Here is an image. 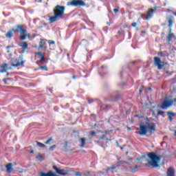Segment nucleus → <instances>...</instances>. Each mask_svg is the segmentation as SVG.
<instances>
[{
    "label": "nucleus",
    "mask_w": 176,
    "mask_h": 176,
    "mask_svg": "<svg viewBox=\"0 0 176 176\" xmlns=\"http://www.w3.org/2000/svg\"><path fill=\"white\" fill-rule=\"evenodd\" d=\"M16 30H14V28L11 29L8 32H7V34H6V36L8 38H12L13 37V32L14 33H20L21 36L19 37V40L24 41L25 38H30V34H28V31L25 28V26L24 25H16Z\"/></svg>",
    "instance_id": "nucleus-1"
},
{
    "label": "nucleus",
    "mask_w": 176,
    "mask_h": 176,
    "mask_svg": "<svg viewBox=\"0 0 176 176\" xmlns=\"http://www.w3.org/2000/svg\"><path fill=\"white\" fill-rule=\"evenodd\" d=\"M65 7L63 6L57 5L53 9L54 16L49 18L50 23H54L60 19H64Z\"/></svg>",
    "instance_id": "nucleus-2"
},
{
    "label": "nucleus",
    "mask_w": 176,
    "mask_h": 176,
    "mask_svg": "<svg viewBox=\"0 0 176 176\" xmlns=\"http://www.w3.org/2000/svg\"><path fill=\"white\" fill-rule=\"evenodd\" d=\"M138 130L139 131V135L140 136L146 135L148 133H149L150 135H152L153 131H155L156 130L155 124L154 123L146 122L144 124H140Z\"/></svg>",
    "instance_id": "nucleus-3"
},
{
    "label": "nucleus",
    "mask_w": 176,
    "mask_h": 176,
    "mask_svg": "<svg viewBox=\"0 0 176 176\" xmlns=\"http://www.w3.org/2000/svg\"><path fill=\"white\" fill-rule=\"evenodd\" d=\"M148 157L151 161L148 160H146L147 163L145 164L146 167L153 168L159 166L158 162L160 161L161 157L160 156H157L156 153H148Z\"/></svg>",
    "instance_id": "nucleus-4"
},
{
    "label": "nucleus",
    "mask_w": 176,
    "mask_h": 176,
    "mask_svg": "<svg viewBox=\"0 0 176 176\" xmlns=\"http://www.w3.org/2000/svg\"><path fill=\"white\" fill-rule=\"evenodd\" d=\"M173 104V101L172 99L168 98H165L162 104L160 105V108L163 110H166Z\"/></svg>",
    "instance_id": "nucleus-5"
},
{
    "label": "nucleus",
    "mask_w": 176,
    "mask_h": 176,
    "mask_svg": "<svg viewBox=\"0 0 176 176\" xmlns=\"http://www.w3.org/2000/svg\"><path fill=\"white\" fill-rule=\"evenodd\" d=\"M52 168L56 171V174H59V175H68L69 174L71 169L69 168H66V170L65 169H58V168L56 166H53Z\"/></svg>",
    "instance_id": "nucleus-6"
},
{
    "label": "nucleus",
    "mask_w": 176,
    "mask_h": 176,
    "mask_svg": "<svg viewBox=\"0 0 176 176\" xmlns=\"http://www.w3.org/2000/svg\"><path fill=\"white\" fill-rule=\"evenodd\" d=\"M68 5H71V6H75L76 8L86 6L85 2L82 0H72L68 3Z\"/></svg>",
    "instance_id": "nucleus-7"
},
{
    "label": "nucleus",
    "mask_w": 176,
    "mask_h": 176,
    "mask_svg": "<svg viewBox=\"0 0 176 176\" xmlns=\"http://www.w3.org/2000/svg\"><path fill=\"white\" fill-rule=\"evenodd\" d=\"M10 64L12 67H19L21 65H24V60H21V62L15 58H12L10 59Z\"/></svg>",
    "instance_id": "nucleus-8"
},
{
    "label": "nucleus",
    "mask_w": 176,
    "mask_h": 176,
    "mask_svg": "<svg viewBox=\"0 0 176 176\" xmlns=\"http://www.w3.org/2000/svg\"><path fill=\"white\" fill-rule=\"evenodd\" d=\"M154 65L157 67L158 69H162L164 67V63L157 56L154 57Z\"/></svg>",
    "instance_id": "nucleus-9"
},
{
    "label": "nucleus",
    "mask_w": 176,
    "mask_h": 176,
    "mask_svg": "<svg viewBox=\"0 0 176 176\" xmlns=\"http://www.w3.org/2000/svg\"><path fill=\"white\" fill-rule=\"evenodd\" d=\"M156 12V9L148 8L146 15L145 19L146 21H149L153 16V14Z\"/></svg>",
    "instance_id": "nucleus-10"
},
{
    "label": "nucleus",
    "mask_w": 176,
    "mask_h": 176,
    "mask_svg": "<svg viewBox=\"0 0 176 176\" xmlns=\"http://www.w3.org/2000/svg\"><path fill=\"white\" fill-rule=\"evenodd\" d=\"M167 19H168V22L169 32H171L172 27L173 25V16L172 15H170L167 18Z\"/></svg>",
    "instance_id": "nucleus-11"
},
{
    "label": "nucleus",
    "mask_w": 176,
    "mask_h": 176,
    "mask_svg": "<svg viewBox=\"0 0 176 176\" xmlns=\"http://www.w3.org/2000/svg\"><path fill=\"white\" fill-rule=\"evenodd\" d=\"M167 176H175V170L173 167H169L166 172Z\"/></svg>",
    "instance_id": "nucleus-12"
},
{
    "label": "nucleus",
    "mask_w": 176,
    "mask_h": 176,
    "mask_svg": "<svg viewBox=\"0 0 176 176\" xmlns=\"http://www.w3.org/2000/svg\"><path fill=\"white\" fill-rule=\"evenodd\" d=\"M46 41L44 39H41V42L39 43V49L41 50H46L47 49V47L45 46Z\"/></svg>",
    "instance_id": "nucleus-13"
},
{
    "label": "nucleus",
    "mask_w": 176,
    "mask_h": 176,
    "mask_svg": "<svg viewBox=\"0 0 176 176\" xmlns=\"http://www.w3.org/2000/svg\"><path fill=\"white\" fill-rule=\"evenodd\" d=\"M167 116L168 118L169 121L173 122L174 118L176 116V113L173 111H166Z\"/></svg>",
    "instance_id": "nucleus-14"
},
{
    "label": "nucleus",
    "mask_w": 176,
    "mask_h": 176,
    "mask_svg": "<svg viewBox=\"0 0 176 176\" xmlns=\"http://www.w3.org/2000/svg\"><path fill=\"white\" fill-rule=\"evenodd\" d=\"M35 55L39 56L40 63H45L46 61V58L41 52H36Z\"/></svg>",
    "instance_id": "nucleus-15"
},
{
    "label": "nucleus",
    "mask_w": 176,
    "mask_h": 176,
    "mask_svg": "<svg viewBox=\"0 0 176 176\" xmlns=\"http://www.w3.org/2000/svg\"><path fill=\"white\" fill-rule=\"evenodd\" d=\"M20 47H21L23 51H25L28 50V43L27 41H23L20 45Z\"/></svg>",
    "instance_id": "nucleus-16"
},
{
    "label": "nucleus",
    "mask_w": 176,
    "mask_h": 176,
    "mask_svg": "<svg viewBox=\"0 0 176 176\" xmlns=\"http://www.w3.org/2000/svg\"><path fill=\"white\" fill-rule=\"evenodd\" d=\"M41 176H57V175L55 173L50 170V171H48V173H47L41 172Z\"/></svg>",
    "instance_id": "nucleus-17"
},
{
    "label": "nucleus",
    "mask_w": 176,
    "mask_h": 176,
    "mask_svg": "<svg viewBox=\"0 0 176 176\" xmlns=\"http://www.w3.org/2000/svg\"><path fill=\"white\" fill-rule=\"evenodd\" d=\"M168 38V43L170 44V42L173 41L172 38L176 39V36L171 32H169V35L167 36Z\"/></svg>",
    "instance_id": "nucleus-18"
},
{
    "label": "nucleus",
    "mask_w": 176,
    "mask_h": 176,
    "mask_svg": "<svg viewBox=\"0 0 176 176\" xmlns=\"http://www.w3.org/2000/svg\"><path fill=\"white\" fill-rule=\"evenodd\" d=\"M86 141H87V140H86L85 138H80L79 142H80V144H81L80 145V148H84V147L85 146V145H86Z\"/></svg>",
    "instance_id": "nucleus-19"
},
{
    "label": "nucleus",
    "mask_w": 176,
    "mask_h": 176,
    "mask_svg": "<svg viewBox=\"0 0 176 176\" xmlns=\"http://www.w3.org/2000/svg\"><path fill=\"white\" fill-rule=\"evenodd\" d=\"M6 168H7V173H12L13 171L12 163H10L6 165Z\"/></svg>",
    "instance_id": "nucleus-20"
},
{
    "label": "nucleus",
    "mask_w": 176,
    "mask_h": 176,
    "mask_svg": "<svg viewBox=\"0 0 176 176\" xmlns=\"http://www.w3.org/2000/svg\"><path fill=\"white\" fill-rule=\"evenodd\" d=\"M8 67V64L7 63L2 64L1 66V67L2 68L1 72V73L6 72V71H7L6 67Z\"/></svg>",
    "instance_id": "nucleus-21"
},
{
    "label": "nucleus",
    "mask_w": 176,
    "mask_h": 176,
    "mask_svg": "<svg viewBox=\"0 0 176 176\" xmlns=\"http://www.w3.org/2000/svg\"><path fill=\"white\" fill-rule=\"evenodd\" d=\"M138 165H135L134 167L131 168V173H136L138 171Z\"/></svg>",
    "instance_id": "nucleus-22"
},
{
    "label": "nucleus",
    "mask_w": 176,
    "mask_h": 176,
    "mask_svg": "<svg viewBox=\"0 0 176 176\" xmlns=\"http://www.w3.org/2000/svg\"><path fill=\"white\" fill-rule=\"evenodd\" d=\"M37 143V145L39 146V147H41V148H46V145L40 142H36Z\"/></svg>",
    "instance_id": "nucleus-23"
},
{
    "label": "nucleus",
    "mask_w": 176,
    "mask_h": 176,
    "mask_svg": "<svg viewBox=\"0 0 176 176\" xmlns=\"http://www.w3.org/2000/svg\"><path fill=\"white\" fill-rule=\"evenodd\" d=\"M39 68L41 69L43 71H47V66L45 65V66H39Z\"/></svg>",
    "instance_id": "nucleus-24"
},
{
    "label": "nucleus",
    "mask_w": 176,
    "mask_h": 176,
    "mask_svg": "<svg viewBox=\"0 0 176 176\" xmlns=\"http://www.w3.org/2000/svg\"><path fill=\"white\" fill-rule=\"evenodd\" d=\"M56 148V144H54L52 146H51L49 149L50 151H54L55 148Z\"/></svg>",
    "instance_id": "nucleus-25"
},
{
    "label": "nucleus",
    "mask_w": 176,
    "mask_h": 176,
    "mask_svg": "<svg viewBox=\"0 0 176 176\" xmlns=\"http://www.w3.org/2000/svg\"><path fill=\"white\" fill-rule=\"evenodd\" d=\"M90 135H91L92 138L95 137V136L96 135V132H95V131H91V132H90Z\"/></svg>",
    "instance_id": "nucleus-26"
},
{
    "label": "nucleus",
    "mask_w": 176,
    "mask_h": 176,
    "mask_svg": "<svg viewBox=\"0 0 176 176\" xmlns=\"http://www.w3.org/2000/svg\"><path fill=\"white\" fill-rule=\"evenodd\" d=\"M163 114H164V111H162L161 110H158L157 116H162Z\"/></svg>",
    "instance_id": "nucleus-27"
},
{
    "label": "nucleus",
    "mask_w": 176,
    "mask_h": 176,
    "mask_svg": "<svg viewBox=\"0 0 176 176\" xmlns=\"http://www.w3.org/2000/svg\"><path fill=\"white\" fill-rule=\"evenodd\" d=\"M52 141V138H50L47 141H45V144H49L50 142Z\"/></svg>",
    "instance_id": "nucleus-28"
},
{
    "label": "nucleus",
    "mask_w": 176,
    "mask_h": 176,
    "mask_svg": "<svg viewBox=\"0 0 176 176\" xmlns=\"http://www.w3.org/2000/svg\"><path fill=\"white\" fill-rule=\"evenodd\" d=\"M112 131H113L112 130L105 131V134L109 135L110 133H112Z\"/></svg>",
    "instance_id": "nucleus-29"
},
{
    "label": "nucleus",
    "mask_w": 176,
    "mask_h": 176,
    "mask_svg": "<svg viewBox=\"0 0 176 176\" xmlns=\"http://www.w3.org/2000/svg\"><path fill=\"white\" fill-rule=\"evenodd\" d=\"M118 11H119V8H118V7L117 8H114V9H113L114 13H118Z\"/></svg>",
    "instance_id": "nucleus-30"
},
{
    "label": "nucleus",
    "mask_w": 176,
    "mask_h": 176,
    "mask_svg": "<svg viewBox=\"0 0 176 176\" xmlns=\"http://www.w3.org/2000/svg\"><path fill=\"white\" fill-rule=\"evenodd\" d=\"M75 175H76V176H82V174L80 173V172H76V173H75Z\"/></svg>",
    "instance_id": "nucleus-31"
},
{
    "label": "nucleus",
    "mask_w": 176,
    "mask_h": 176,
    "mask_svg": "<svg viewBox=\"0 0 176 176\" xmlns=\"http://www.w3.org/2000/svg\"><path fill=\"white\" fill-rule=\"evenodd\" d=\"M11 46L8 45L7 46V53H10V49Z\"/></svg>",
    "instance_id": "nucleus-32"
},
{
    "label": "nucleus",
    "mask_w": 176,
    "mask_h": 176,
    "mask_svg": "<svg viewBox=\"0 0 176 176\" xmlns=\"http://www.w3.org/2000/svg\"><path fill=\"white\" fill-rule=\"evenodd\" d=\"M68 147V141H65V148H67Z\"/></svg>",
    "instance_id": "nucleus-33"
},
{
    "label": "nucleus",
    "mask_w": 176,
    "mask_h": 176,
    "mask_svg": "<svg viewBox=\"0 0 176 176\" xmlns=\"http://www.w3.org/2000/svg\"><path fill=\"white\" fill-rule=\"evenodd\" d=\"M137 26V23L136 22H133L132 23V27L135 28Z\"/></svg>",
    "instance_id": "nucleus-34"
},
{
    "label": "nucleus",
    "mask_w": 176,
    "mask_h": 176,
    "mask_svg": "<svg viewBox=\"0 0 176 176\" xmlns=\"http://www.w3.org/2000/svg\"><path fill=\"white\" fill-rule=\"evenodd\" d=\"M158 55L162 56V57H164V56L162 52H159Z\"/></svg>",
    "instance_id": "nucleus-35"
},
{
    "label": "nucleus",
    "mask_w": 176,
    "mask_h": 176,
    "mask_svg": "<svg viewBox=\"0 0 176 176\" xmlns=\"http://www.w3.org/2000/svg\"><path fill=\"white\" fill-rule=\"evenodd\" d=\"M48 43L49 44H52V45L55 44V41H49Z\"/></svg>",
    "instance_id": "nucleus-36"
},
{
    "label": "nucleus",
    "mask_w": 176,
    "mask_h": 176,
    "mask_svg": "<svg viewBox=\"0 0 176 176\" xmlns=\"http://www.w3.org/2000/svg\"><path fill=\"white\" fill-rule=\"evenodd\" d=\"M106 138V135H102L100 138V140H104Z\"/></svg>",
    "instance_id": "nucleus-37"
},
{
    "label": "nucleus",
    "mask_w": 176,
    "mask_h": 176,
    "mask_svg": "<svg viewBox=\"0 0 176 176\" xmlns=\"http://www.w3.org/2000/svg\"><path fill=\"white\" fill-rule=\"evenodd\" d=\"M36 158L37 159L42 158V155H41V153H38V155H37Z\"/></svg>",
    "instance_id": "nucleus-38"
},
{
    "label": "nucleus",
    "mask_w": 176,
    "mask_h": 176,
    "mask_svg": "<svg viewBox=\"0 0 176 176\" xmlns=\"http://www.w3.org/2000/svg\"><path fill=\"white\" fill-rule=\"evenodd\" d=\"M94 102L92 99H88V103L91 104Z\"/></svg>",
    "instance_id": "nucleus-39"
},
{
    "label": "nucleus",
    "mask_w": 176,
    "mask_h": 176,
    "mask_svg": "<svg viewBox=\"0 0 176 176\" xmlns=\"http://www.w3.org/2000/svg\"><path fill=\"white\" fill-rule=\"evenodd\" d=\"M36 36H37L36 34H32V36L30 35L31 38H35ZM30 38H29V39H30Z\"/></svg>",
    "instance_id": "nucleus-40"
},
{
    "label": "nucleus",
    "mask_w": 176,
    "mask_h": 176,
    "mask_svg": "<svg viewBox=\"0 0 176 176\" xmlns=\"http://www.w3.org/2000/svg\"><path fill=\"white\" fill-rule=\"evenodd\" d=\"M172 102H173V103L176 102V97L175 98H173V100H172Z\"/></svg>",
    "instance_id": "nucleus-41"
},
{
    "label": "nucleus",
    "mask_w": 176,
    "mask_h": 176,
    "mask_svg": "<svg viewBox=\"0 0 176 176\" xmlns=\"http://www.w3.org/2000/svg\"><path fill=\"white\" fill-rule=\"evenodd\" d=\"M139 92H140V94H142L143 92V89H140Z\"/></svg>",
    "instance_id": "nucleus-42"
},
{
    "label": "nucleus",
    "mask_w": 176,
    "mask_h": 176,
    "mask_svg": "<svg viewBox=\"0 0 176 176\" xmlns=\"http://www.w3.org/2000/svg\"><path fill=\"white\" fill-rule=\"evenodd\" d=\"M30 154L34 153V150H33V149H32V150H31V151H30Z\"/></svg>",
    "instance_id": "nucleus-43"
},
{
    "label": "nucleus",
    "mask_w": 176,
    "mask_h": 176,
    "mask_svg": "<svg viewBox=\"0 0 176 176\" xmlns=\"http://www.w3.org/2000/svg\"><path fill=\"white\" fill-rule=\"evenodd\" d=\"M134 117H135V118H141L140 117H139V116H138V115H135V116H134Z\"/></svg>",
    "instance_id": "nucleus-44"
},
{
    "label": "nucleus",
    "mask_w": 176,
    "mask_h": 176,
    "mask_svg": "<svg viewBox=\"0 0 176 176\" xmlns=\"http://www.w3.org/2000/svg\"><path fill=\"white\" fill-rule=\"evenodd\" d=\"M89 174H90V172L88 171V172H87V173L85 174V175H89Z\"/></svg>",
    "instance_id": "nucleus-45"
},
{
    "label": "nucleus",
    "mask_w": 176,
    "mask_h": 176,
    "mask_svg": "<svg viewBox=\"0 0 176 176\" xmlns=\"http://www.w3.org/2000/svg\"><path fill=\"white\" fill-rule=\"evenodd\" d=\"M72 78H73V79H76V76L75 75H74V76H72Z\"/></svg>",
    "instance_id": "nucleus-46"
},
{
    "label": "nucleus",
    "mask_w": 176,
    "mask_h": 176,
    "mask_svg": "<svg viewBox=\"0 0 176 176\" xmlns=\"http://www.w3.org/2000/svg\"><path fill=\"white\" fill-rule=\"evenodd\" d=\"M118 34H121L122 32H121L120 31H118Z\"/></svg>",
    "instance_id": "nucleus-47"
},
{
    "label": "nucleus",
    "mask_w": 176,
    "mask_h": 176,
    "mask_svg": "<svg viewBox=\"0 0 176 176\" xmlns=\"http://www.w3.org/2000/svg\"><path fill=\"white\" fill-rule=\"evenodd\" d=\"M173 15L176 16V12H173Z\"/></svg>",
    "instance_id": "nucleus-48"
},
{
    "label": "nucleus",
    "mask_w": 176,
    "mask_h": 176,
    "mask_svg": "<svg viewBox=\"0 0 176 176\" xmlns=\"http://www.w3.org/2000/svg\"><path fill=\"white\" fill-rule=\"evenodd\" d=\"M90 23H91L92 25H94V22L93 21H89Z\"/></svg>",
    "instance_id": "nucleus-49"
},
{
    "label": "nucleus",
    "mask_w": 176,
    "mask_h": 176,
    "mask_svg": "<svg viewBox=\"0 0 176 176\" xmlns=\"http://www.w3.org/2000/svg\"><path fill=\"white\" fill-rule=\"evenodd\" d=\"M142 34H145V33H146V32H144V31H142Z\"/></svg>",
    "instance_id": "nucleus-50"
},
{
    "label": "nucleus",
    "mask_w": 176,
    "mask_h": 176,
    "mask_svg": "<svg viewBox=\"0 0 176 176\" xmlns=\"http://www.w3.org/2000/svg\"><path fill=\"white\" fill-rule=\"evenodd\" d=\"M8 69H12V67H8Z\"/></svg>",
    "instance_id": "nucleus-51"
},
{
    "label": "nucleus",
    "mask_w": 176,
    "mask_h": 176,
    "mask_svg": "<svg viewBox=\"0 0 176 176\" xmlns=\"http://www.w3.org/2000/svg\"><path fill=\"white\" fill-rule=\"evenodd\" d=\"M8 80V78H6V79H4V80H4V82H6V80Z\"/></svg>",
    "instance_id": "nucleus-52"
},
{
    "label": "nucleus",
    "mask_w": 176,
    "mask_h": 176,
    "mask_svg": "<svg viewBox=\"0 0 176 176\" xmlns=\"http://www.w3.org/2000/svg\"><path fill=\"white\" fill-rule=\"evenodd\" d=\"M175 136L176 137V130L175 131Z\"/></svg>",
    "instance_id": "nucleus-53"
},
{
    "label": "nucleus",
    "mask_w": 176,
    "mask_h": 176,
    "mask_svg": "<svg viewBox=\"0 0 176 176\" xmlns=\"http://www.w3.org/2000/svg\"><path fill=\"white\" fill-rule=\"evenodd\" d=\"M106 109H108V105H106Z\"/></svg>",
    "instance_id": "nucleus-54"
},
{
    "label": "nucleus",
    "mask_w": 176,
    "mask_h": 176,
    "mask_svg": "<svg viewBox=\"0 0 176 176\" xmlns=\"http://www.w3.org/2000/svg\"><path fill=\"white\" fill-rule=\"evenodd\" d=\"M128 129H129V130H131V129L130 127H128Z\"/></svg>",
    "instance_id": "nucleus-55"
},
{
    "label": "nucleus",
    "mask_w": 176,
    "mask_h": 176,
    "mask_svg": "<svg viewBox=\"0 0 176 176\" xmlns=\"http://www.w3.org/2000/svg\"><path fill=\"white\" fill-rule=\"evenodd\" d=\"M117 100H118V99L116 98V99H115L114 100L116 101Z\"/></svg>",
    "instance_id": "nucleus-56"
},
{
    "label": "nucleus",
    "mask_w": 176,
    "mask_h": 176,
    "mask_svg": "<svg viewBox=\"0 0 176 176\" xmlns=\"http://www.w3.org/2000/svg\"><path fill=\"white\" fill-rule=\"evenodd\" d=\"M166 73H167V74H168V72H166Z\"/></svg>",
    "instance_id": "nucleus-57"
}]
</instances>
